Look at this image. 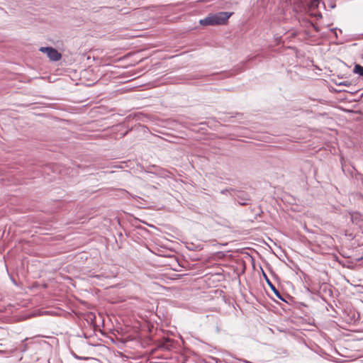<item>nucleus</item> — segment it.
<instances>
[{
  "instance_id": "nucleus-9",
  "label": "nucleus",
  "mask_w": 363,
  "mask_h": 363,
  "mask_svg": "<svg viewBox=\"0 0 363 363\" xmlns=\"http://www.w3.org/2000/svg\"><path fill=\"white\" fill-rule=\"evenodd\" d=\"M92 363H102V362L96 358L92 357Z\"/></svg>"
},
{
  "instance_id": "nucleus-8",
  "label": "nucleus",
  "mask_w": 363,
  "mask_h": 363,
  "mask_svg": "<svg viewBox=\"0 0 363 363\" xmlns=\"http://www.w3.org/2000/svg\"><path fill=\"white\" fill-rule=\"evenodd\" d=\"M350 84L351 83L348 81H344L338 84L340 86H350Z\"/></svg>"
},
{
  "instance_id": "nucleus-6",
  "label": "nucleus",
  "mask_w": 363,
  "mask_h": 363,
  "mask_svg": "<svg viewBox=\"0 0 363 363\" xmlns=\"http://www.w3.org/2000/svg\"><path fill=\"white\" fill-rule=\"evenodd\" d=\"M264 277H265V279L267 280V282L268 285L269 286L270 289L274 291V293L275 294L277 297L279 298L281 300H284V298L281 297V295L279 293V291L276 289L274 285L269 281V279L266 276V274H264Z\"/></svg>"
},
{
  "instance_id": "nucleus-10",
  "label": "nucleus",
  "mask_w": 363,
  "mask_h": 363,
  "mask_svg": "<svg viewBox=\"0 0 363 363\" xmlns=\"http://www.w3.org/2000/svg\"><path fill=\"white\" fill-rule=\"evenodd\" d=\"M97 348H102V349H106L104 345H94V349H97Z\"/></svg>"
},
{
  "instance_id": "nucleus-3",
  "label": "nucleus",
  "mask_w": 363,
  "mask_h": 363,
  "mask_svg": "<svg viewBox=\"0 0 363 363\" xmlns=\"http://www.w3.org/2000/svg\"><path fill=\"white\" fill-rule=\"evenodd\" d=\"M114 277L115 275L113 274H92V279H94V280L92 281V283L94 282L96 284L105 286L108 284L107 281H106L105 283H101L99 281L102 279V278H104L105 281H108V279H111Z\"/></svg>"
},
{
  "instance_id": "nucleus-12",
  "label": "nucleus",
  "mask_w": 363,
  "mask_h": 363,
  "mask_svg": "<svg viewBox=\"0 0 363 363\" xmlns=\"http://www.w3.org/2000/svg\"><path fill=\"white\" fill-rule=\"evenodd\" d=\"M95 318H96V317H95V316L94 317V318H92V320H91L92 325H94V319H95Z\"/></svg>"
},
{
  "instance_id": "nucleus-1",
  "label": "nucleus",
  "mask_w": 363,
  "mask_h": 363,
  "mask_svg": "<svg viewBox=\"0 0 363 363\" xmlns=\"http://www.w3.org/2000/svg\"><path fill=\"white\" fill-rule=\"evenodd\" d=\"M233 12H218L215 14H209L207 17L200 20L202 26H215L225 24L232 16Z\"/></svg>"
},
{
  "instance_id": "nucleus-11",
  "label": "nucleus",
  "mask_w": 363,
  "mask_h": 363,
  "mask_svg": "<svg viewBox=\"0 0 363 363\" xmlns=\"http://www.w3.org/2000/svg\"><path fill=\"white\" fill-rule=\"evenodd\" d=\"M228 191V189L222 190V191H221V194H225Z\"/></svg>"
},
{
  "instance_id": "nucleus-7",
  "label": "nucleus",
  "mask_w": 363,
  "mask_h": 363,
  "mask_svg": "<svg viewBox=\"0 0 363 363\" xmlns=\"http://www.w3.org/2000/svg\"><path fill=\"white\" fill-rule=\"evenodd\" d=\"M353 72L354 73L358 74L359 75L363 77V67L360 65H355Z\"/></svg>"
},
{
  "instance_id": "nucleus-5",
  "label": "nucleus",
  "mask_w": 363,
  "mask_h": 363,
  "mask_svg": "<svg viewBox=\"0 0 363 363\" xmlns=\"http://www.w3.org/2000/svg\"><path fill=\"white\" fill-rule=\"evenodd\" d=\"M303 6H307L309 10H314L318 7L319 0H301Z\"/></svg>"
},
{
  "instance_id": "nucleus-4",
  "label": "nucleus",
  "mask_w": 363,
  "mask_h": 363,
  "mask_svg": "<svg viewBox=\"0 0 363 363\" xmlns=\"http://www.w3.org/2000/svg\"><path fill=\"white\" fill-rule=\"evenodd\" d=\"M236 201L240 205H247L250 201V196L247 193L239 191L237 194Z\"/></svg>"
},
{
  "instance_id": "nucleus-2",
  "label": "nucleus",
  "mask_w": 363,
  "mask_h": 363,
  "mask_svg": "<svg viewBox=\"0 0 363 363\" xmlns=\"http://www.w3.org/2000/svg\"><path fill=\"white\" fill-rule=\"evenodd\" d=\"M40 51L46 53L52 61H58L62 57V55L56 49L51 47H41Z\"/></svg>"
}]
</instances>
